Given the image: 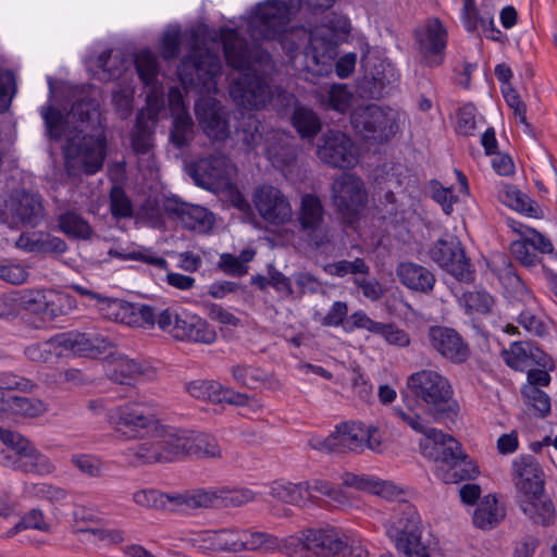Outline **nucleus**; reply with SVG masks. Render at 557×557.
Returning a JSON list of instances; mask_svg holds the SVG:
<instances>
[{
    "label": "nucleus",
    "mask_w": 557,
    "mask_h": 557,
    "mask_svg": "<svg viewBox=\"0 0 557 557\" xmlns=\"http://www.w3.org/2000/svg\"><path fill=\"white\" fill-rule=\"evenodd\" d=\"M301 8V0H265L257 4L248 23L251 45L236 29L223 27L221 40L227 65L235 70H271L272 57L261 41L273 40L280 42L289 62L297 61L304 55L299 50L302 41L307 40V30L304 27L287 29V26Z\"/></svg>",
    "instance_id": "obj_1"
},
{
    "label": "nucleus",
    "mask_w": 557,
    "mask_h": 557,
    "mask_svg": "<svg viewBox=\"0 0 557 557\" xmlns=\"http://www.w3.org/2000/svg\"><path fill=\"white\" fill-rule=\"evenodd\" d=\"M39 111L48 139L60 143L65 138L63 157L70 176L94 175L102 169L107 157V136L102 127L92 128V133L74 127L69 115L50 103Z\"/></svg>",
    "instance_id": "obj_2"
},
{
    "label": "nucleus",
    "mask_w": 557,
    "mask_h": 557,
    "mask_svg": "<svg viewBox=\"0 0 557 557\" xmlns=\"http://www.w3.org/2000/svg\"><path fill=\"white\" fill-rule=\"evenodd\" d=\"M396 416L413 431L426 436L428 443L422 445L423 455L440 463L435 473L445 483H458L475 478L478 469L456 438L430 428L424 419L410 408L407 411L396 409Z\"/></svg>",
    "instance_id": "obj_3"
},
{
    "label": "nucleus",
    "mask_w": 557,
    "mask_h": 557,
    "mask_svg": "<svg viewBox=\"0 0 557 557\" xmlns=\"http://www.w3.org/2000/svg\"><path fill=\"white\" fill-rule=\"evenodd\" d=\"M405 411L410 408L417 412L422 406L423 412L436 423H455L460 407L454 397V389L447 377L433 370H421L407 379V393H403ZM396 412V408L394 409Z\"/></svg>",
    "instance_id": "obj_4"
},
{
    "label": "nucleus",
    "mask_w": 557,
    "mask_h": 557,
    "mask_svg": "<svg viewBox=\"0 0 557 557\" xmlns=\"http://www.w3.org/2000/svg\"><path fill=\"white\" fill-rule=\"evenodd\" d=\"M131 450L143 463L172 462L186 456L218 457L221 453L214 436L173 426L164 428L154 438L138 443Z\"/></svg>",
    "instance_id": "obj_5"
},
{
    "label": "nucleus",
    "mask_w": 557,
    "mask_h": 557,
    "mask_svg": "<svg viewBox=\"0 0 557 557\" xmlns=\"http://www.w3.org/2000/svg\"><path fill=\"white\" fill-rule=\"evenodd\" d=\"M188 38L190 51L183 58L177 74L185 88L198 94H211L218 90L216 77L221 73L220 58L199 46L198 33L194 29L183 35Z\"/></svg>",
    "instance_id": "obj_6"
},
{
    "label": "nucleus",
    "mask_w": 557,
    "mask_h": 557,
    "mask_svg": "<svg viewBox=\"0 0 557 557\" xmlns=\"http://www.w3.org/2000/svg\"><path fill=\"white\" fill-rule=\"evenodd\" d=\"M310 446L326 453L361 451L364 447L379 450L381 435L376 426L360 421L343 422L327 437L311 438Z\"/></svg>",
    "instance_id": "obj_7"
},
{
    "label": "nucleus",
    "mask_w": 557,
    "mask_h": 557,
    "mask_svg": "<svg viewBox=\"0 0 557 557\" xmlns=\"http://www.w3.org/2000/svg\"><path fill=\"white\" fill-rule=\"evenodd\" d=\"M0 440L7 446L0 449V463L25 473L48 474L54 469L47 456L36 449L23 435L0 429Z\"/></svg>",
    "instance_id": "obj_8"
},
{
    "label": "nucleus",
    "mask_w": 557,
    "mask_h": 557,
    "mask_svg": "<svg viewBox=\"0 0 557 557\" xmlns=\"http://www.w3.org/2000/svg\"><path fill=\"white\" fill-rule=\"evenodd\" d=\"M156 324L177 341L210 345L216 339V332L207 320L187 310L156 307Z\"/></svg>",
    "instance_id": "obj_9"
},
{
    "label": "nucleus",
    "mask_w": 557,
    "mask_h": 557,
    "mask_svg": "<svg viewBox=\"0 0 557 557\" xmlns=\"http://www.w3.org/2000/svg\"><path fill=\"white\" fill-rule=\"evenodd\" d=\"M395 521L387 530L397 550L405 557H434L421 543V518L413 505L403 502L397 506Z\"/></svg>",
    "instance_id": "obj_10"
},
{
    "label": "nucleus",
    "mask_w": 557,
    "mask_h": 557,
    "mask_svg": "<svg viewBox=\"0 0 557 557\" xmlns=\"http://www.w3.org/2000/svg\"><path fill=\"white\" fill-rule=\"evenodd\" d=\"M350 123L355 133L371 144L388 141L398 129L395 119L376 104L356 108Z\"/></svg>",
    "instance_id": "obj_11"
},
{
    "label": "nucleus",
    "mask_w": 557,
    "mask_h": 557,
    "mask_svg": "<svg viewBox=\"0 0 557 557\" xmlns=\"http://www.w3.org/2000/svg\"><path fill=\"white\" fill-rule=\"evenodd\" d=\"M344 541L335 528L309 529L302 537L289 536L284 540V554L289 557H305L307 552L317 556H336L343 549Z\"/></svg>",
    "instance_id": "obj_12"
},
{
    "label": "nucleus",
    "mask_w": 557,
    "mask_h": 557,
    "mask_svg": "<svg viewBox=\"0 0 557 557\" xmlns=\"http://www.w3.org/2000/svg\"><path fill=\"white\" fill-rule=\"evenodd\" d=\"M429 257L438 267L462 283H473L475 272L466 257L460 240L453 235L438 238L429 249Z\"/></svg>",
    "instance_id": "obj_13"
},
{
    "label": "nucleus",
    "mask_w": 557,
    "mask_h": 557,
    "mask_svg": "<svg viewBox=\"0 0 557 557\" xmlns=\"http://www.w3.org/2000/svg\"><path fill=\"white\" fill-rule=\"evenodd\" d=\"M297 221L299 233L309 246L320 249L330 244L331 236L324 220V209L317 196L311 194L302 196Z\"/></svg>",
    "instance_id": "obj_14"
},
{
    "label": "nucleus",
    "mask_w": 557,
    "mask_h": 557,
    "mask_svg": "<svg viewBox=\"0 0 557 557\" xmlns=\"http://www.w3.org/2000/svg\"><path fill=\"white\" fill-rule=\"evenodd\" d=\"M333 202L348 224H352L367 205V193L360 178L341 175L332 186Z\"/></svg>",
    "instance_id": "obj_15"
},
{
    "label": "nucleus",
    "mask_w": 557,
    "mask_h": 557,
    "mask_svg": "<svg viewBox=\"0 0 557 557\" xmlns=\"http://www.w3.org/2000/svg\"><path fill=\"white\" fill-rule=\"evenodd\" d=\"M248 71L239 75L230 87V95L240 107L248 110H259L268 106L271 99V86L265 78L256 74L258 70Z\"/></svg>",
    "instance_id": "obj_16"
},
{
    "label": "nucleus",
    "mask_w": 557,
    "mask_h": 557,
    "mask_svg": "<svg viewBox=\"0 0 557 557\" xmlns=\"http://www.w3.org/2000/svg\"><path fill=\"white\" fill-rule=\"evenodd\" d=\"M350 33V21L347 16L338 13H332L325 23L314 26L307 32V40L313 49L312 57L317 63V54L331 57L335 49L342 44Z\"/></svg>",
    "instance_id": "obj_17"
},
{
    "label": "nucleus",
    "mask_w": 557,
    "mask_h": 557,
    "mask_svg": "<svg viewBox=\"0 0 557 557\" xmlns=\"http://www.w3.org/2000/svg\"><path fill=\"white\" fill-rule=\"evenodd\" d=\"M8 210L12 224L24 227H36L46 216L42 196L26 188L15 189L10 195Z\"/></svg>",
    "instance_id": "obj_18"
},
{
    "label": "nucleus",
    "mask_w": 557,
    "mask_h": 557,
    "mask_svg": "<svg viewBox=\"0 0 557 557\" xmlns=\"http://www.w3.org/2000/svg\"><path fill=\"white\" fill-rule=\"evenodd\" d=\"M108 419L117 432L128 438L141 435L156 422L154 414L140 403H126L117 406L109 411Z\"/></svg>",
    "instance_id": "obj_19"
},
{
    "label": "nucleus",
    "mask_w": 557,
    "mask_h": 557,
    "mask_svg": "<svg viewBox=\"0 0 557 557\" xmlns=\"http://www.w3.org/2000/svg\"><path fill=\"white\" fill-rule=\"evenodd\" d=\"M318 157L334 168L348 169L357 163V153L352 140L341 131L323 133L317 149Z\"/></svg>",
    "instance_id": "obj_20"
},
{
    "label": "nucleus",
    "mask_w": 557,
    "mask_h": 557,
    "mask_svg": "<svg viewBox=\"0 0 557 557\" xmlns=\"http://www.w3.org/2000/svg\"><path fill=\"white\" fill-rule=\"evenodd\" d=\"M252 202L259 215L267 222L281 225L292 218V207L285 195L268 184L255 188Z\"/></svg>",
    "instance_id": "obj_21"
},
{
    "label": "nucleus",
    "mask_w": 557,
    "mask_h": 557,
    "mask_svg": "<svg viewBox=\"0 0 557 557\" xmlns=\"http://www.w3.org/2000/svg\"><path fill=\"white\" fill-rule=\"evenodd\" d=\"M104 315L114 321L128 325L150 329L156 324V307L149 305L132 304L122 299L99 298Z\"/></svg>",
    "instance_id": "obj_22"
},
{
    "label": "nucleus",
    "mask_w": 557,
    "mask_h": 557,
    "mask_svg": "<svg viewBox=\"0 0 557 557\" xmlns=\"http://www.w3.org/2000/svg\"><path fill=\"white\" fill-rule=\"evenodd\" d=\"M63 349L79 357L98 358L114 348L112 337L107 333L88 331L84 333H62Z\"/></svg>",
    "instance_id": "obj_23"
},
{
    "label": "nucleus",
    "mask_w": 557,
    "mask_h": 557,
    "mask_svg": "<svg viewBox=\"0 0 557 557\" xmlns=\"http://www.w3.org/2000/svg\"><path fill=\"white\" fill-rule=\"evenodd\" d=\"M512 475L516 486L524 498L543 496L544 471L532 455H521L512 462Z\"/></svg>",
    "instance_id": "obj_24"
},
{
    "label": "nucleus",
    "mask_w": 557,
    "mask_h": 557,
    "mask_svg": "<svg viewBox=\"0 0 557 557\" xmlns=\"http://www.w3.org/2000/svg\"><path fill=\"white\" fill-rule=\"evenodd\" d=\"M419 51L426 66L436 67L444 61V51L447 46V30L440 20L428 23L421 32H416Z\"/></svg>",
    "instance_id": "obj_25"
},
{
    "label": "nucleus",
    "mask_w": 557,
    "mask_h": 557,
    "mask_svg": "<svg viewBox=\"0 0 557 557\" xmlns=\"http://www.w3.org/2000/svg\"><path fill=\"white\" fill-rule=\"evenodd\" d=\"M187 172L197 186L208 190L218 189L228 181L226 160L223 157L200 158L187 166Z\"/></svg>",
    "instance_id": "obj_26"
},
{
    "label": "nucleus",
    "mask_w": 557,
    "mask_h": 557,
    "mask_svg": "<svg viewBox=\"0 0 557 557\" xmlns=\"http://www.w3.org/2000/svg\"><path fill=\"white\" fill-rule=\"evenodd\" d=\"M265 152L272 165L286 177L297 166L298 145L295 138L286 133L274 132L267 139Z\"/></svg>",
    "instance_id": "obj_27"
},
{
    "label": "nucleus",
    "mask_w": 557,
    "mask_h": 557,
    "mask_svg": "<svg viewBox=\"0 0 557 557\" xmlns=\"http://www.w3.org/2000/svg\"><path fill=\"white\" fill-rule=\"evenodd\" d=\"M428 339L436 351L453 362L462 363L470 356L468 344L451 327L431 326L428 332Z\"/></svg>",
    "instance_id": "obj_28"
},
{
    "label": "nucleus",
    "mask_w": 557,
    "mask_h": 557,
    "mask_svg": "<svg viewBox=\"0 0 557 557\" xmlns=\"http://www.w3.org/2000/svg\"><path fill=\"white\" fill-rule=\"evenodd\" d=\"M195 112L205 134L215 140L225 139L228 122L220 103L213 98H201L195 103Z\"/></svg>",
    "instance_id": "obj_29"
},
{
    "label": "nucleus",
    "mask_w": 557,
    "mask_h": 557,
    "mask_svg": "<svg viewBox=\"0 0 557 557\" xmlns=\"http://www.w3.org/2000/svg\"><path fill=\"white\" fill-rule=\"evenodd\" d=\"M165 211L173 214L186 230L200 234L211 231L214 218L207 208L187 202L169 201Z\"/></svg>",
    "instance_id": "obj_30"
},
{
    "label": "nucleus",
    "mask_w": 557,
    "mask_h": 557,
    "mask_svg": "<svg viewBox=\"0 0 557 557\" xmlns=\"http://www.w3.org/2000/svg\"><path fill=\"white\" fill-rule=\"evenodd\" d=\"M188 393L198 399L209 400L214 404L226 403L228 405L244 406L248 396L223 387L219 382L197 380L187 386Z\"/></svg>",
    "instance_id": "obj_31"
},
{
    "label": "nucleus",
    "mask_w": 557,
    "mask_h": 557,
    "mask_svg": "<svg viewBox=\"0 0 557 557\" xmlns=\"http://www.w3.org/2000/svg\"><path fill=\"white\" fill-rule=\"evenodd\" d=\"M109 357L108 376L115 383L133 385L139 376L148 371V364L144 361L113 351H110Z\"/></svg>",
    "instance_id": "obj_32"
},
{
    "label": "nucleus",
    "mask_w": 557,
    "mask_h": 557,
    "mask_svg": "<svg viewBox=\"0 0 557 557\" xmlns=\"http://www.w3.org/2000/svg\"><path fill=\"white\" fill-rule=\"evenodd\" d=\"M15 247L29 253L62 255L67 250L66 243L46 232L23 233L18 236Z\"/></svg>",
    "instance_id": "obj_33"
},
{
    "label": "nucleus",
    "mask_w": 557,
    "mask_h": 557,
    "mask_svg": "<svg viewBox=\"0 0 557 557\" xmlns=\"http://www.w3.org/2000/svg\"><path fill=\"white\" fill-rule=\"evenodd\" d=\"M244 550L260 553L281 550L284 553V541H280L275 535L267 532L237 528L236 553Z\"/></svg>",
    "instance_id": "obj_34"
},
{
    "label": "nucleus",
    "mask_w": 557,
    "mask_h": 557,
    "mask_svg": "<svg viewBox=\"0 0 557 557\" xmlns=\"http://www.w3.org/2000/svg\"><path fill=\"white\" fill-rule=\"evenodd\" d=\"M396 273L399 281L412 290L429 293L435 284L434 274L429 269L413 262L400 263Z\"/></svg>",
    "instance_id": "obj_35"
},
{
    "label": "nucleus",
    "mask_w": 557,
    "mask_h": 557,
    "mask_svg": "<svg viewBox=\"0 0 557 557\" xmlns=\"http://www.w3.org/2000/svg\"><path fill=\"white\" fill-rule=\"evenodd\" d=\"M289 120L302 139L310 140L322 129V121L319 114L313 109L304 104L294 108Z\"/></svg>",
    "instance_id": "obj_36"
},
{
    "label": "nucleus",
    "mask_w": 557,
    "mask_h": 557,
    "mask_svg": "<svg viewBox=\"0 0 557 557\" xmlns=\"http://www.w3.org/2000/svg\"><path fill=\"white\" fill-rule=\"evenodd\" d=\"M523 513L535 524L548 527L555 522V506L549 498L542 496L528 497L520 500Z\"/></svg>",
    "instance_id": "obj_37"
},
{
    "label": "nucleus",
    "mask_w": 557,
    "mask_h": 557,
    "mask_svg": "<svg viewBox=\"0 0 557 557\" xmlns=\"http://www.w3.org/2000/svg\"><path fill=\"white\" fill-rule=\"evenodd\" d=\"M58 226L66 236L89 240L95 231L91 225L81 214L74 211H66L58 216Z\"/></svg>",
    "instance_id": "obj_38"
},
{
    "label": "nucleus",
    "mask_w": 557,
    "mask_h": 557,
    "mask_svg": "<svg viewBox=\"0 0 557 557\" xmlns=\"http://www.w3.org/2000/svg\"><path fill=\"white\" fill-rule=\"evenodd\" d=\"M42 411V403L24 396H5L0 391V414L12 413L28 417H36Z\"/></svg>",
    "instance_id": "obj_39"
},
{
    "label": "nucleus",
    "mask_w": 557,
    "mask_h": 557,
    "mask_svg": "<svg viewBox=\"0 0 557 557\" xmlns=\"http://www.w3.org/2000/svg\"><path fill=\"white\" fill-rule=\"evenodd\" d=\"M195 137V124L188 112L183 110L172 121L170 141L176 149L189 147Z\"/></svg>",
    "instance_id": "obj_40"
},
{
    "label": "nucleus",
    "mask_w": 557,
    "mask_h": 557,
    "mask_svg": "<svg viewBox=\"0 0 557 557\" xmlns=\"http://www.w3.org/2000/svg\"><path fill=\"white\" fill-rule=\"evenodd\" d=\"M61 342V334H59L51 337L49 341L27 346L24 354L30 361L44 363L51 362L54 358L60 357L63 351H65Z\"/></svg>",
    "instance_id": "obj_41"
},
{
    "label": "nucleus",
    "mask_w": 557,
    "mask_h": 557,
    "mask_svg": "<svg viewBox=\"0 0 557 557\" xmlns=\"http://www.w3.org/2000/svg\"><path fill=\"white\" fill-rule=\"evenodd\" d=\"M458 302L463 308L466 314L473 312L480 314L492 313L495 304L494 297L484 289L466 290L458 296Z\"/></svg>",
    "instance_id": "obj_42"
},
{
    "label": "nucleus",
    "mask_w": 557,
    "mask_h": 557,
    "mask_svg": "<svg viewBox=\"0 0 557 557\" xmlns=\"http://www.w3.org/2000/svg\"><path fill=\"white\" fill-rule=\"evenodd\" d=\"M504 510L495 497L486 496L474 510L473 523L480 529H492L504 517Z\"/></svg>",
    "instance_id": "obj_43"
},
{
    "label": "nucleus",
    "mask_w": 557,
    "mask_h": 557,
    "mask_svg": "<svg viewBox=\"0 0 557 557\" xmlns=\"http://www.w3.org/2000/svg\"><path fill=\"white\" fill-rule=\"evenodd\" d=\"M135 69L145 86L154 87L159 74L157 55L149 49H143L135 55Z\"/></svg>",
    "instance_id": "obj_44"
},
{
    "label": "nucleus",
    "mask_w": 557,
    "mask_h": 557,
    "mask_svg": "<svg viewBox=\"0 0 557 557\" xmlns=\"http://www.w3.org/2000/svg\"><path fill=\"white\" fill-rule=\"evenodd\" d=\"M306 500L317 499L319 496H326L337 504H344L345 495L338 488H335L330 482L323 480H312L301 482Z\"/></svg>",
    "instance_id": "obj_45"
},
{
    "label": "nucleus",
    "mask_w": 557,
    "mask_h": 557,
    "mask_svg": "<svg viewBox=\"0 0 557 557\" xmlns=\"http://www.w3.org/2000/svg\"><path fill=\"white\" fill-rule=\"evenodd\" d=\"M71 308V298L62 293L46 290L44 308L41 311L42 320H53L67 313Z\"/></svg>",
    "instance_id": "obj_46"
},
{
    "label": "nucleus",
    "mask_w": 557,
    "mask_h": 557,
    "mask_svg": "<svg viewBox=\"0 0 557 557\" xmlns=\"http://www.w3.org/2000/svg\"><path fill=\"white\" fill-rule=\"evenodd\" d=\"M110 212L114 219L132 218L134 206L124 188L120 185H113L109 194Z\"/></svg>",
    "instance_id": "obj_47"
},
{
    "label": "nucleus",
    "mask_w": 557,
    "mask_h": 557,
    "mask_svg": "<svg viewBox=\"0 0 557 557\" xmlns=\"http://www.w3.org/2000/svg\"><path fill=\"white\" fill-rule=\"evenodd\" d=\"M269 494L287 504L301 505L306 502L301 482L298 484L274 482Z\"/></svg>",
    "instance_id": "obj_48"
},
{
    "label": "nucleus",
    "mask_w": 557,
    "mask_h": 557,
    "mask_svg": "<svg viewBox=\"0 0 557 557\" xmlns=\"http://www.w3.org/2000/svg\"><path fill=\"white\" fill-rule=\"evenodd\" d=\"M503 202L528 216H537V207L533 206V201L528 195L515 187H509L504 191Z\"/></svg>",
    "instance_id": "obj_49"
},
{
    "label": "nucleus",
    "mask_w": 557,
    "mask_h": 557,
    "mask_svg": "<svg viewBox=\"0 0 557 557\" xmlns=\"http://www.w3.org/2000/svg\"><path fill=\"white\" fill-rule=\"evenodd\" d=\"M175 504H185L189 508L215 507L218 508V490L212 491H195L190 494L175 495Z\"/></svg>",
    "instance_id": "obj_50"
},
{
    "label": "nucleus",
    "mask_w": 557,
    "mask_h": 557,
    "mask_svg": "<svg viewBox=\"0 0 557 557\" xmlns=\"http://www.w3.org/2000/svg\"><path fill=\"white\" fill-rule=\"evenodd\" d=\"M248 488H218V508L239 507L253 499Z\"/></svg>",
    "instance_id": "obj_51"
},
{
    "label": "nucleus",
    "mask_w": 557,
    "mask_h": 557,
    "mask_svg": "<svg viewBox=\"0 0 557 557\" xmlns=\"http://www.w3.org/2000/svg\"><path fill=\"white\" fill-rule=\"evenodd\" d=\"M181 27L170 25L165 28L160 41L161 55L165 61L174 60L181 52Z\"/></svg>",
    "instance_id": "obj_52"
},
{
    "label": "nucleus",
    "mask_w": 557,
    "mask_h": 557,
    "mask_svg": "<svg viewBox=\"0 0 557 557\" xmlns=\"http://www.w3.org/2000/svg\"><path fill=\"white\" fill-rule=\"evenodd\" d=\"M234 380L242 386L258 388L265 379V372L260 368L238 364L232 368Z\"/></svg>",
    "instance_id": "obj_53"
},
{
    "label": "nucleus",
    "mask_w": 557,
    "mask_h": 557,
    "mask_svg": "<svg viewBox=\"0 0 557 557\" xmlns=\"http://www.w3.org/2000/svg\"><path fill=\"white\" fill-rule=\"evenodd\" d=\"M134 502L143 507L163 509L170 503H175L174 496L160 493L157 490H141L133 495Z\"/></svg>",
    "instance_id": "obj_54"
},
{
    "label": "nucleus",
    "mask_w": 557,
    "mask_h": 557,
    "mask_svg": "<svg viewBox=\"0 0 557 557\" xmlns=\"http://www.w3.org/2000/svg\"><path fill=\"white\" fill-rule=\"evenodd\" d=\"M96 103L94 100L88 98H81L77 99L70 112L67 113L69 117H77L78 124L74 125V127L84 128L86 133H89V124L88 122L91 120V112L96 111ZM96 126H92L91 128H95ZM90 133H92V129H90Z\"/></svg>",
    "instance_id": "obj_55"
},
{
    "label": "nucleus",
    "mask_w": 557,
    "mask_h": 557,
    "mask_svg": "<svg viewBox=\"0 0 557 557\" xmlns=\"http://www.w3.org/2000/svg\"><path fill=\"white\" fill-rule=\"evenodd\" d=\"M280 115H292V112L295 107H298L300 103L298 99L289 91L283 89L271 88V99L268 102Z\"/></svg>",
    "instance_id": "obj_56"
},
{
    "label": "nucleus",
    "mask_w": 557,
    "mask_h": 557,
    "mask_svg": "<svg viewBox=\"0 0 557 557\" xmlns=\"http://www.w3.org/2000/svg\"><path fill=\"white\" fill-rule=\"evenodd\" d=\"M486 11L480 13L475 5V0H463L461 21L469 33L479 30L485 23Z\"/></svg>",
    "instance_id": "obj_57"
},
{
    "label": "nucleus",
    "mask_w": 557,
    "mask_h": 557,
    "mask_svg": "<svg viewBox=\"0 0 557 557\" xmlns=\"http://www.w3.org/2000/svg\"><path fill=\"white\" fill-rule=\"evenodd\" d=\"M503 96L506 103L513 110L516 117L524 125V131L529 134L532 133V126L527 121V104L520 99L519 94L512 86L503 87Z\"/></svg>",
    "instance_id": "obj_58"
},
{
    "label": "nucleus",
    "mask_w": 557,
    "mask_h": 557,
    "mask_svg": "<svg viewBox=\"0 0 557 557\" xmlns=\"http://www.w3.org/2000/svg\"><path fill=\"white\" fill-rule=\"evenodd\" d=\"M327 271L332 275L345 276L347 274H368L370 268L362 258H356L354 261L339 260L329 264Z\"/></svg>",
    "instance_id": "obj_59"
},
{
    "label": "nucleus",
    "mask_w": 557,
    "mask_h": 557,
    "mask_svg": "<svg viewBox=\"0 0 557 557\" xmlns=\"http://www.w3.org/2000/svg\"><path fill=\"white\" fill-rule=\"evenodd\" d=\"M319 313L314 314V320L319 321L323 326L338 327L346 325L348 317V305L345 301H335L327 313L320 319L317 318Z\"/></svg>",
    "instance_id": "obj_60"
},
{
    "label": "nucleus",
    "mask_w": 557,
    "mask_h": 557,
    "mask_svg": "<svg viewBox=\"0 0 557 557\" xmlns=\"http://www.w3.org/2000/svg\"><path fill=\"white\" fill-rule=\"evenodd\" d=\"M522 394L540 417H545L550 412V398L542 389L535 386H524Z\"/></svg>",
    "instance_id": "obj_61"
},
{
    "label": "nucleus",
    "mask_w": 557,
    "mask_h": 557,
    "mask_svg": "<svg viewBox=\"0 0 557 557\" xmlns=\"http://www.w3.org/2000/svg\"><path fill=\"white\" fill-rule=\"evenodd\" d=\"M432 199L436 201L446 215L454 211L453 205L457 201V197L453 195L451 188H445L437 180L430 182Z\"/></svg>",
    "instance_id": "obj_62"
},
{
    "label": "nucleus",
    "mask_w": 557,
    "mask_h": 557,
    "mask_svg": "<svg viewBox=\"0 0 557 557\" xmlns=\"http://www.w3.org/2000/svg\"><path fill=\"white\" fill-rule=\"evenodd\" d=\"M152 132L144 122L137 120L136 129L132 134V147L135 153L146 154L152 147Z\"/></svg>",
    "instance_id": "obj_63"
},
{
    "label": "nucleus",
    "mask_w": 557,
    "mask_h": 557,
    "mask_svg": "<svg viewBox=\"0 0 557 557\" xmlns=\"http://www.w3.org/2000/svg\"><path fill=\"white\" fill-rule=\"evenodd\" d=\"M71 461L82 473L90 478H98L102 473V463L94 455L75 454L72 456Z\"/></svg>",
    "instance_id": "obj_64"
}]
</instances>
